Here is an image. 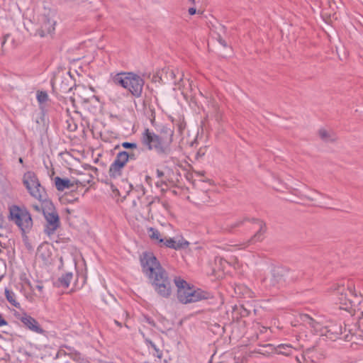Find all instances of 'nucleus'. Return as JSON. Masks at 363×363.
Wrapping results in <instances>:
<instances>
[{
  "instance_id": "nucleus-1",
  "label": "nucleus",
  "mask_w": 363,
  "mask_h": 363,
  "mask_svg": "<svg viewBox=\"0 0 363 363\" xmlns=\"http://www.w3.org/2000/svg\"><path fill=\"white\" fill-rule=\"evenodd\" d=\"M143 272L150 279L154 289L163 298H168L172 291V285L167 272L162 267L152 253H143L140 259Z\"/></svg>"
},
{
  "instance_id": "nucleus-2",
  "label": "nucleus",
  "mask_w": 363,
  "mask_h": 363,
  "mask_svg": "<svg viewBox=\"0 0 363 363\" xmlns=\"http://www.w3.org/2000/svg\"><path fill=\"white\" fill-rule=\"evenodd\" d=\"M174 131L167 127L161 129L158 134L146 129L143 134V143L149 150H154L157 154L167 156L172 152V143Z\"/></svg>"
},
{
  "instance_id": "nucleus-3",
  "label": "nucleus",
  "mask_w": 363,
  "mask_h": 363,
  "mask_svg": "<svg viewBox=\"0 0 363 363\" xmlns=\"http://www.w3.org/2000/svg\"><path fill=\"white\" fill-rule=\"evenodd\" d=\"M331 291L337 294L340 308L350 313L355 311L363 299L362 295L357 294L353 283L350 281H347L346 284H336Z\"/></svg>"
},
{
  "instance_id": "nucleus-4",
  "label": "nucleus",
  "mask_w": 363,
  "mask_h": 363,
  "mask_svg": "<svg viewBox=\"0 0 363 363\" xmlns=\"http://www.w3.org/2000/svg\"><path fill=\"white\" fill-rule=\"evenodd\" d=\"M300 319L303 323L308 325L314 333L325 336L328 339L335 340L342 333L341 325L332 321H325L320 316L313 318L308 314H301Z\"/></svg>"
},
{
  "instance_id": "nucleus-5",
  "label": "nucleus",
  "mask_w": 363,
  "mask_h": 363,
  "mask_svg": "<svg viewBox=\"0 0 363 363\" xmlns=\"http://www.w3.org/2000/svg\"><path fill=\"white\" fill-rule=\"evenodd\" d=\"M175 284L177 287L178 299L182 303L196 302L208 297V293L190 287L184 280L175 279Z\"/></svg>"
},
{
  "instance_id": "nucleus-6",
  "label": "nucleus",
  "mask_w": 363,
  "mask_h": 363,
  "mask_svg": "<svg viewBox=\"0 0 363 363\" xmlns=\"http://www.w3.org/2000/svg\"><path fill=\"white\" fill-rule=\"evenodd\" d=\"M115 82L128 89L133 96H140L144 85V80L132 72L117 74Z\"/></svg>"
},
{
  "instance_id": "nucleus-7",
  "label": "nucleus",
  "mask_w": 363,
  "mask_h": 363,
  "mask_svg": "<svg viewBox=\"0 0 363 363\" xmlns=\"http://www.w3.org/2000/svg\"><path fill=\"white\" fill-rule=\"evenodd\" d=\"M56 23L55 13L45 9L43 13L38 16L35 35L43 38L52 34L55 29Z\"/></svg>"
},
{
  "instance_id": "nucleus-8",
  "label": "nucleus",
  "mask_w": 363,
  "mask_h": 363,
  "mask_svg": "<svg viewBox=\"0 0 363 363\" xmlns=\"http://www.w3.org/2000/svg\"><path fill=\"white\" fill-rule=\"evenodd\" d=\"M43 215L46 221L45 232L48 235H50L56 231L60 224L58 213L51 201L45 202Z\"/></svg>"
},
{
  "instance_id": "nucleus-9",
  "label": "nucleus",
  "mask_w": 363,
  "mask_h": 363,
  "mask_svg": "<svg viewBox=\"0 0 363 363\" xmlns=\"http://www.w3.org/2000/svg\"><path fill=\"white\" fill-rule=\"evenodd\" d=\"M23 182L30 194L34 198L41 201L46 196L44 188L41 186L36 175L33 172H26L23 176Z\"/></svg>"
},
{
  "instance_id": "nucleus-10",
  "label": "nucleus",
  "mask_w": 363,
  "mask_h": 363,
  "mask_svg": "<svg viewBox=\"0 0 363 363\" xmlns=\"http://www.w3.org/2000/svg\"><path fill=\"white\" fill-rule=\"evenodd\" d=\"M9 218L23 232L29 230L33 225L30 213L26 211L20 209L17 206H13L10 208Z\"/></svg>"
},
{
  "instance_id": "nucleus-11",
  "label": "nucleus",
  "mask_w": 363,
  "mask_h": 363,
  "mask_svg": "<svg viewBox=\"0 0 363 363\" xmlns=\"http://www.w3.org/2000/svg\"><path fill=\"white\" fill-rule=\"evenodd\" d=\"M133 155H129L125 151L120 152L117 154L114 162L111 164L108 174L111 178L118 179L122 176L123 169L129 160L133 159Z\"/></svg>"
},
{
  "instance_id": "nucleus-12",
  "label": "nucleus",
  "mask_w": 363,
  "mask_h": 363,
  "mask_svg": "<svg viewBox=\"0 0 363 363\" xmlns=\"http://www.w3.org/2000/svg\"><path fill=\"white\" fill-rule=\"evenodd\" d=\"M284 281L283 270L281 269H274L270 275L261 279V284L267 289L276 288Z\"/></svg>"
},
{
  "instance_id": "nucleus-13",
  "label": "nucleus",
  "mask_w": 363,
  "mask_h": 363,
  "mask_svg": "<svg viewBox=\"0 0 363 363\" xmlns=\"http://www.w3.org/2000/svg\"><path fill=\"white\" fill-rule=\"evenodd\" d=\"M53 247L48 242L40 245L37 250V258L40 259L44 264H49L52 261Z\"/></svg>"
},
{
  "instance_id": "nucleus-14",
  "label": "nucleus",
  "mask_w": 363,
  "mask_h": 363,
  "mask_svg": "<svg viewBox=\"0 0 363 363\" xmlns=\"http://www.w3.org/2000/svg\"><path fill=\"white\" fill-rule=\"evenodd\" d=\"M20 320L29 330L38 334H43L44 333L43 329L39 325L37 320L31 316L23 314L20 318Z\"/></svg>"
},
{
  "instance_id": "nucleus-15",
  "label": "nucleus",
  "mask_w": 363,
  "mask_h": 363,
  "mask_svg": "<svg viewBox=\"0 0 363 363\" xmlns=\"http://www.w3.org/2000/svg\"><path fill=\"white\" fill-rule=\"evenodd\" d=\"M318 135L322 141L327 143H333L337 140L336 133L331 129L320 128L318 130Z\"/></svg>"
},
{
  "instance_id": "nucleus-16",
  "label": "nucleus",
  "mask_w": 363,
  "mask_h": 363,
  "mask_svg": "<svg viewBox=\"0 0 363 363\" xmlns=\"http://www.w3.org/2000/svg\"><path fill=\"white\" fill-rule=\"evenodd\" d=\"M362 314L363 315V311H362ZM345 333L348 332L350 334H346L345 335V339L347 341L352 340V336L355 335H358L363 338V321L359 322V328L357 330L355 325H347L345 326Z\"/></svg>"
},
{
  "instance_id": "nucleus-17",
  "label": "nucleus",
  "mask_w": 363,
  "mask_h": 363,
  "mask_svg": "<svg viewBox=\"0 0 363 363\" xmlns=\"http://www.w3.org/2000/svg\"><path fill=\"white\" fill-rule=\"evenodd\" d=\"M164 245L174 249V250H179L182 248H185L189 245V242L182 239H179L178 240H175L172 238L166 239L164 240V242H162Z\"/></svg>"
},
{
  "instance_id": "nucleus-18",
  "label": "nucleus",
  "mask_w": 363,
  "mask_h": 363,
  "mask_svg": "<svg viewBox=\"0 0 363 363\" xmlns=\"http://www.w3.org/2000/svg\"><path fill=\"white\" fill-rule=\"evenodd\" d=\"M55 184L58 191H64L70 189L74 186V184L68 179H61L60 177L55 178Z\"/></svg>"
},
{
  "instance_id": "nucleus-19",
  "label": "nucleus",
  "mask_w": 363,
  "mask_h": 363,
  "mask_svg": "<svg viewBox=\"0 0 363 363\" xmlns=\"http://www.w3.org/2000/svg\"><path fill=\"white\" fill-rule=\"evenodd\" d=\"M72 279V273H66L58 279L57 285L60 287L67 288L69 286Z\"/></svg>"
},
{
  "instance_id": "nucleus-20",
  "label": "nucleus",
  "mask_w": 363,
  "mask_h": 363,
  "mask_svg": "<svg viewBox=\"0 0 363 363\" xmlns=\"http://www.w3.org/2000/svg\"><path fill=\"white\" fill-rule=\"evenodd\" d=\"M182 76H184L183 74H182ZM182 82H183V77H182V78L180 79L179 82L177 84L179 86V89H180L182 91V93L185 98L191 97V95L189 94V92H191L193 90L191 82L188 80L189 84L187 86H186L184 84H181Z\"/></svg>"
},
{
  "instance_id": "nucleus-21",
  "label": "nucleus",
  "mask_w": 363,
  "mask_h": 363,
  "mask_svg": "<svg viewBox=\"0 0 363 363\" xmlns=\"http://www.w3.org/2000/svg\"><path fill=\"white\" fill-rule=\"evenodd\" d=\"M148 235L152 240L158 242L159 243L164 242V239L162 238L160 232L155 228H150L148 229Z\"/></svg>"
},
{
  "instance_id": "nucleus-22",
  "label": "nucleus",
  "mask_w": 363,
  "mask_h": 363,
  "mask_svg": "<svg viewBox=\"0 0 363 363\" xmlns=\"http://www.w3.org/2000/svg\"><path fill=\"white\" fill-rule=\"evenodd\" d=\"M5 296H6V299L8 300V301L11 305H13V306H15L16 308H20V303L16 301V295L13 291L6 289H5Z\"/></svg>"
},
{
  "instance_id": "nucleus-23",
  "label": "nucleus",
  "mask_w": 363,
  "mask_h": 363,
  "mask_svg": "<svg viewBox=\"0 0 363 363\" xmlns=\"http://www.w3.org/2000/svg\"><path fill=\"white\" fill-rule=\"evenodd\" d=\"M65 354H67L66 352ZM67 355L69 356L70 358H72L74 361L78 362L79 363H89L87 360L82 357L80 353L76 351L72 352L67 354Z\"/></svg>"
},
{
  "instance_id": "nucleus-24",
  "label": "nucleus",
  "mask_w": 363,
  "mask_h": 363,
  "mask_svg": "<svg viewBox=\"0 0 363 363\" xmlns=\"http://www.w3.org/2000/svg\"><path fill=\"white\" fill-rule=\"evenodd\" d=\"M277 350V352L278 354H281L284 355H289L291 350V346L289 345H279Z\"/></svg>"
},
{
  "instance_id": "nucleus-25",
  "label": "nucleus",
  "mask_w": 363,
  "mask_h": 363,
  "mask_svg": "<svg viewBox=\"0 0 363 363\" xmlns=\"http://www.w3.org/2000/svg\"><path fill=\"white\" fill-rule=\"evenodd\" d=\"M264 231H265V230H264V224L261 223H260V228H259V230L253 236V238H252V240L253 242H257V241L262 240Z\"/></svg>"
},
{
  "instance_id": "nucleus-26",
  "label": "nucleus",
  "mask_w": 363,
  "mask_h": 363,
  "mask_svg": "<svg viewBox=\"0 0 363 363\" xmlns=\"http://www.w3.org/2000/svg\"><path fill=\"white\" fill-rule=\"evenodd\" d=\"M53 86L55 89H58L62 93H65L72 90V87H68L65 84H63V82L62 84L59 85L57 81L53 82Z\"/></svg>"
},
{
  "instance_id": "nucleus-27",
  "label": "nucleus",
  "mask_w": 363,
  "mask_h": 363,
  "mask_svg": "<svg viewBox=\"0 0 363 363\" xmlns=\"http://www.w3.org/2000/svg\"><path fill=\"white\" fill-rule=\"evenodd\" d=\"M37 99L40 104H43L48 101V95L45 91H38Z\"/></svg>"
},
{
  "instance_id": "nucleus-28",
  "label": "nucleus",
  "mask_w": 363,
  "mask_h": 363,
  "mask_svg": "<svg viewBox=\"0 0 363 363\" xmlns=\"http://www.w3.org/2000/svg\"><path fill=\"white\" fill-rule=\"evenodd\" d=\"M42 201H43V203L40 204H33L32 205L33 209L35 210L36 212L42 211L43 213V207H44L45 202L50 201L49 200L45 199V196L44 197V199Z\"/></svg>"
},
{
  "instance_id": "nucleus-29",
  "label": "nucleus",
  "mask_w": 363,
  "mask_h": 363,
  "mask_svg": "<svg viewBox=\"0 0 363 363\" xmlns=\"http://www.w3.org/2000/svg\"><path fill=\"white\" fill-rule=\"evenodd\" d=\"M146 342L151 346V347L155 351L156 355L158 358L162 357V352L160 351V350L157 347L155 344L152 342L151 340H147Z\"/></svg>"
},
{
  "instance_id": "nucleus-30",
  "label": "nucleus",
  "mask_w": 363,
  "mask_h": 363,
  "mask_svg": "<svg viewBox=\"0 0 363 363\" xmlns=\"http://www.w3.org/2000/svg\"><path fill=\"white\" fill-rule=\"evenodd\" d=\"M235 291L236 294H242V295L248 294H250L251 293L248 289L242 287L240 286H238L235 289Z\"/></svg>"
},
{
  "instance_id": "nucleus-31",
  "label": "nucleus",
  "mask_w": 363,
  "mask_h": 363,
  "mask_svg": "<svg viewBox=\"0 0 363 363\" xmlns=\"http://www.w3.org/2000/svg\"><path fill=\"white\" fill-rule=\"evenodd\" d=\"M177 125L178 131L179 132V133H182V131L186 128L185 123L183 121H179L178 123H177Z\"/></svg>"
},
{
  "instance_id": "nucleus-32",
  "label": "nucleus",
  "mask_w": 363,
  "mask_h": 363,
  "mask_svg": "<svg viewBox=\"0 0 363 363\" xmlns=\"http://www.w3.org/2000/svg\"><path fill=\"white\" fill-rule=\"evenodd\" d=\"M206 152V147H200L199 150L196 152V157L199 158V157H203V155H205Z\"/></svg>"
},
{
  "instance_id": "nucleus-33",
  "label": "nucleus",
  "mask_w": 363,
  "mask_h": 363,
  "mask_svg": "<svg viewBox=\"0 0 363 363\" xmlns=\"http://www.w3.org/2000/svg\"><path fill=\"white\" fill-rule=\"evenodd\" d=\"M122 146L124 148L130 149V148H135L137 147V145H136V143L125 142V143H122Z\"/></svg>"
},
{
  "instance_id": "nucleus-34",
  "label": "nucleus",
  "mask_w": 363,
  "mask_h": 363,
  "mask_svg": "<svg viewBox=\"0 0 363 363\" xmlns=\"http://www.w3.org/2000/svg\"><path fill=\"white\" fill-rule=\"evenodd\" d=\"M268 347H271V345H267L266 346H262L260 349H259L257 351V352H258L259 354H266L267 353L269 352H268L267 350H265V349H267Z\"/></svg>"
},
{
  "instance_id": "nucleus-35",
  "label": "nucleus",
  "mask_w": 363,
  "mask_h": 363,
  "mask_svg": "<svg viewBox=\"0 0 363 363\" xmlns=\"http://www.w3.org/2000/svg\"><path fill=\"white\" fill-rule=\"evenodd\" d=\"M313 348H309L307 349L306 351L303 352V358L304 360H307V359H310V353L313 351Z\"/></svg>"
},
{
  "instance_id": "nucleus-36",
  "label": "nucleus",
  "mask_w": 363,
  "mask_h": 363,
  "mask_svg": "<svg viewBox=\"0 0 363 363\" xmlns=\"http://www.w3.org/2000/svg\"><path fill=\"white\" fill-rule=\"evenodd\" d=\"M218 42L220 45H222L223 47H227V43L225 42V40H223L220 36H219L218 38Z\"/></svg>"
},
{
  "instance_id": "nucleus-37",
  "label": "nucleus",
  "mask_w": 363,
  "mask_h": 363,
  "mask_svg": "<svg viewBox=\"0 0 363 363\" xmlns=\"http://www.w3.org/2000/svg\"><path fill=\"white\" fill-rule=\"evenodd\" d=\"M8 324L7 321L4 320L2 317V315L0 314V327L6 325Z\"/></svg>"
},
{
  "instance_id": "nucleus-38",
  "label": "nucleus",
  "mask_w": 363,
  "mask_h": 363,
  "mask_svg": "<svg viewBox=\"0 0 363 363\" xmlns=\"http://www.w3.org/2000/svg\"><path fill=\"white\" fill-rule=\"evenodd\" d=\"M77 126L76 124H73V125H68V129L70 130V131H74L76 130Z\"/></svg>"
},
{
  "instance_id": "nucleus-39",
  "label": "nucleus",
  "mask_w": 363,
  "mask_h": 363,
  "mask_svg": "<svg viewBox=\"0 0 363 363\" xmlns=\"http://www.w3.org/2000/svg\"><path fill=\"white\" fill-rule=\"evenodd\" d=\"M83 90H85L84 87L79 86L75 87V91L77 92V94H79Z\"/></svg>"
},
{
  "instance_id": "nucleus-40",
  "label": "nucleus",
  "mask_w": 363,
  "mask_h": 363,
  "mask_svg": "<svg viewBox=\"0 0 363 363\" xmlns=\"http://www.w3.org/2000/svg\"><path fill=\"white\" fill-rule=\"evenodd\" d=\"M196 13V9L195 8H190L189 9V13L190 15H194Z\"/></svg>"
},
{
  "instance_id": "nucleus-41",
  "label": "nucleus",
  "mask_w": 363,
  "mask_h": 363,
  "mask_svg": "<svg viewBox=\"0 0 363 363\" xmlns=\"http://www.w3.org/2000/svg\"><path fill=\"white\" fill-rule=\"evenodd\" d=\"M157 175L159 178H160L164 176V172L160 169H157Z\"/></svg>"
},
{
  "instance_id": "nucleus-42",
  "label": "nucleus",
  "mask_w": 363,
  "mask_h": 363,
  "mask_svg": "<svg viewBox=\"0 0 363 363\" xmlns=\"http://www.w3.org/2000/svg\"><path fill=\"white\" fill-rule=\"evenodd\" d=\"M164 184L166 185L165 182H162V181L161 182H157V184H156L157 187H161V188L162 187V186Z\"/></svg>"
},
{
  "instance_id": "nucleus-43",
  "label": "nucleus",
  "mask_w": 363,
  "mask_h": 363,
  "mask_svg": "<svg viewBox=\"0 0 363 363\" xmlns=\"http://www.w3.org/2000/svg\"><path fill=\"white\" fill-rule=\"evenodd\" d=\"M36 288H37L39 291H42V289H43V286H41V285H37V286H36Z\"/></svg>"
},
{
  "instance_id": "nucleus-44",
  "label": "nucleus",
  "mask_w": 363,
  "mask_h": 363,
  "mask_svg": "<svg viewBox=\"0 0 363 363\" xmlns=\"http://www.w3.org/2000/svg\"><path fill=\"white\" fill-rule=\"evenodd\" d=\"M267 330V328L265 327H262V329L260 330V332L261 333H263L264 331H266Z\"/></svg>"
},
{
  "instance_id": "nucleus-45",
  "label": "nucleus",
  "mask_w": 363,
  "mask_h": 363,
  "mask_svg": "<svg viewBox=\"0 0 363 363\" xmlns=\"http://www.w3.org/2000/svg\"><path fill=\"white\" fill-rule=\"evenodd\" d=\"M196 141L197 140L195 139L191 143V146H194L195 143H196Z\"/></svg>"
},
{
  "instance_id": "nucleus-46",
  "label": "nucleus",
  "mask_w": 363,
  "mask_h": 363,
  "mask_svg": "<svg viewBox=\"0 0 363 363\" xmlns=\"http://www.w3.org/2000/svg\"><path fill=\"white\" fill-rule=\"evenodd\" d=\"M171 74H172V77L173 78H175V73H174V71H172V72H171Z\"/></svg>"
},
{
  "instance_id": "nucleus-47",
  "label": "nucleus",
  "mask_w": 363,
  "mask_h": 363,
  "mask_svg": "<svg viewBox=\"0 0 363 363\" xmlns=\"http://www.w3.org/2000/svg\"><path fill=\"white\" fill-rule=\"evenodd\" d=\"M115 323L118 326H121V323H119L118 320H115Z\"/></svg>"
},
{
  "instance_id": "nucleus-48",
  "label": "nucleus",
  "mask_w": 363,
  "mask_h": 363,
  "mask_svg": "<svg viewBox=\"0 0 363 363\" xmlns=\"http://www.w3.org/2000/svg\"><path fill=\"white\" fill-rule=\"evenodd\" d=\"M307 198L311 200V201H313L314 200V198L312 197V196H307Z\"/></svg>"
},
{
  "instance_id": "nucleus-49",
  "label": "nucleus",
  "mask_w": 363,
  "mask_h": 363,
  "mask_svg": "<svg viewBox=\"0 0 363 363\" xmlns=\"http://www.w3.org/2000/svg\"><path fill=\"white\" fill-rule=\"evenodd\" d=\"M163 206L166 209H167L168 205L167 203H164Z\"/></svg>"
},
{
  "instance_id": "nucleus-50",
  "label": "nucleus",
  "mask_w": 363,
  "mask_h": 363,
  "mask_svg": "<svg viewBox=\"0 0 363 363\" xmlns=\"http://www.w3.org/2000/svg\"><path fill=\"white\" fill-rule=\"evenodd\" d=\"M296 359L298 362L301 363L300 359L298 357H296Z\"/></svg>"
},
{
  "instance_id": "nucleus-51",
  "label": "nucleus",
  "mask_w": 363,
  "mask_h": 363,
  "mask_svg": "<svg viewBox=\"0 0 363 363\" xmlns=\"http://www.w3.org/2000/svg\"><path fill=\"white\" fill-rule=\"evenodd\" d=\"M19 162L23 163V159L21 157L19 158Z\"/></svg>"
},
{
  "instance_id": "nucleus-52",
  "label": "nucleus",
  "mask_w": 363,
  "mask_h": 363,
  "mask_svg": "<svg viewBox=\"0 0 363 363\" xmlns=\"http://www.w3.org/2000/svg\"><path fill=\"white\" fill-rule=\"evenodd\" d=\"M149 323L152 324V325H154L153 322L152 321H150L149 319L147 320Z\"/></svg>"
},
{
  "instance_id": "nucleus-53",
  "label": "nucleus",
  "mask_w": 363,
  "mask_h": 363,
  "mask_svg": "<svg viewBox=\"0 0 363 363\" xmlns=\"http://www.w3.org/2000/svg\"><path fill=\"white\" fill-rule=\"evenodd\" d=\"M66 211H67L68 213H70V210H69V209H66Z\"/></svg>"
},
{
  "instance_id": "nucleus-54",
  "label": "nucleus",
  "mask_w": 363,
  "mask_h": 363,
  "mask_svg": "<svg viewBox=\"0 0 363 363\" xmlns=\"http://www.w3.org/2000/svg\"><path fill=\"white\" fill-rule=\"evenodd\" d=\"M150 177H146V179L147 180H149Z\"/></svg>"
},
{
  "instance_id": "nucleus-55",
  "label": "nucleus",
  "mask_w": 363,
  "mask_h": 363,
  "mask_svg": "<svg viewBox=\"0 0 363 363\" xmlns=\"http://www.w3.org/2000/svg\"><path fill=\"white\" fill-rule=\"evenodd\" d=\"M5 42H6V39L3 41L2 44L4 45L5 43Z\"/></svg>"
}]
</instances>
